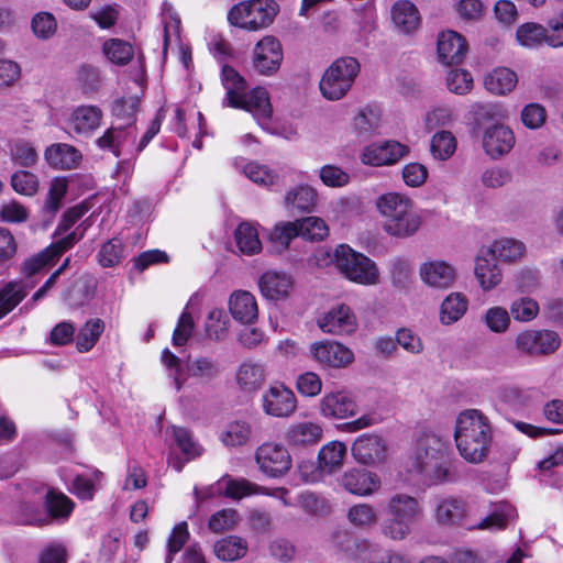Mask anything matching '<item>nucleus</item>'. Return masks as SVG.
I'll return each instance as SVG.
<instances>
[{
	"label": "nucleus",
	"instance_id": "nucleus-1",
	"mask_svg": "<svg viewBox=\"0 0 563 563\" xmlns=\"http://www.w3.org/2000/svg\"><path fill=\"white\" fill-rule=\"evenodd\" d=\"M406 471L428 485L455 481L449 446L433 433L419 438L406 461Z\"/></svg>",
	"mask_w": 563,
	"mask_h": 563
},
{
	"label": "nucleus",
	"instance_id": "nucleus-2",
	"mask_svg": "<svg viewBox=\"0 0 563 563\" xmlns=\"http://www.w3.org/2000/svg\"><path fill=\"white\" fill-rule=\"evenodd\" d=\"M493 429L489 419L478 409L459 413L454 439L461 456L473 464L483 462L489 452Z\"/></svg>",
	"mask_w": 563,
	"mask_h": 563
},
{
	"label": "nucleus",
	"instance_id": "nucleus-3",
	"mask_svg": "<svg viewBox=\"0 0 563 563\" xmlns=\"http://www.w3.org/2000/svg\"><path fill=\"white\" fill-rule=\"evenodd\" d=\"M375 208L382 219L383 231L396 239H408L415 235L422 218L415 207L413 200L398 191H388L378 196Z\"/></svg>",
	"mask_w": 563,
	"mask_h": 563
},
{
	"label": "nucleus",
	"instance_id": "nucleus-4",
	"mask_svg": "<svg viewBox=\"0 0 563 563\" xmlns=\"http://www.w3.org/2000/svg\"><path fill=\"white\" fill-rule=\"evenodd\" d=\"M221 81L225 89L223 106L243 109L252 113L262 128L268 125L272 115V104L268 91L265 88L256 87L246 92L244 78L229 65L222 67Z\"/></svg>",
	"mask_w": 563,
	"mask_h": 563
},
{
	"label": "nucleus",
	"instance_id": "nucleus-5",
	"mask_svg": "<svg viewBox=\"0 0 563 563\" xmlns=\"http://www.w3.org/2000/svg\"><path fill=\"white\" fill-rule=\"evenodd\" d=\"M383 511L387 517L380 528L383 536L401 541L411 533L412 526L423 514V507L416 497L395 493L386 499Z\"/></svg>",
	"mask_w": 563,
	"mask_h": 563
},
{
	"label": "nucleus",
	"instance_id": "nucleus-6",
	"mask_svg": "<svg viewBox=\"0 0 563 563\" xmlns=\"http://www.w3.org/2000/svg\"><path fill=\"white\" fill-rule=\"evenodd\" d=\"M333 264L339 273L352 283L375 286L380 282L377 264L347 244H340L334 249Z\"/></svg>",
	"mask_w": 563,
	"mask_h": 563
},
{
	"label": "nucleus",
	"instance_id": "nucleus-7",
	"mask_svg": "<svg viewBox=\"0 0 563 563\" xmlns=\"http://www.w3.org/2000/svg\"><path fill=\"white\" fill-rule=\"evenodd\" d=\"M161 360L168 372V376L173 379L176 390L184 387L188 376L202 382H210L221 374L220 364L210 356L200 355L189 358L186 371L181 366L180 358L168 349L163 350Z\"/></svg>",
	"mask_w": 563,
	"mask_h": 563
},
{
	"label": "nucleus",
	"instance_id": "nucleus-8",
	"mask_svg": "<svg viewBox=\"0 0 563 563\" xmlns=\"http://www.w3.org/2000/svg\"><path fill=\"white\" fill-rule=\"evenodd\" d=\"M361 65L355 57L344 56L336 58L321 77L319 88L321 95L328 100H340L352 88Z\"/></svg>",
	"mask_w": 563,
	"mask_h": 563
},
{
	"label": "nucleus",
	"instance_id": "nucleus-9",
	"mask_svg": "<svg viewBox=\"0 0 563 563\" xmlns=\"http://www.w3.org/2000/svg\"><path fill=\"white\" fill-rule=\"evenodd\" d=\"M278 12L273 0H246L231 8L228 20L231 25L247 31H257L269 26Z\"/></svg>",
	"mask_w": 563,
	"mask_h": 563
},
{
	"label": "nucleus",
	"instance_id": "nucleus-10",
	"mask_svg": "<svg viewBox=\"0 0 563 563\" xmlns=\"http://www.w3.org/2000/svg\"><path fill=\"white\" fill-rule=\"evenodd\" d=\"M47 515L43 514L37 505L22 504L19 521L23 525H45L51 520L65 521L71 515L75 504L64 493L48 489L45 494Z\"/></svg>",
	"mask_w": 563,
	"mask_h": 563
},
{
	"label": "nucleus",
	"instance_id": "nucleus-11",
	"mask_svg": "<svg viewBox=\"0 0 563 563\" xmlns=\"http://www.w3.org/2000/svg\"><path fill=\"white\" fill-rule=\"evenodd\" d=\"M346 445L340 441H330L318 453V465L303 462L299 465L301 478L306 483H318L324 475H331L341 470L346 456Z\"/></svg>",
	"mask_w": 563,
	"mask_h": 563
},
{
	"label": "nucleus",
	"instance_id": "nucleus-12",
	"mask_svg": "<svg viewBox=\"0 0 563 563\" xmlns=\"http://www.w3.org/2000/svg\"><path fill=\"white\" fill-rule=\"evenodd\" d=\"M419 279L423 286L437 291H446L459 279L457 267L442 258H428L418 268Z\"/></svg>",
	"mask_w": 563,
	"mask_h": 563
},
{
	"label": "nucleus",
	"instance_id": "nucleus-13",
	"mask_svg": "<svg viewBox=\"0 0 563 563\" xmlns=\"http://www.w3.org/2000/svg\"><path fill=\"white\" fill-rule=\"evenodd\" d=\"M255 462L258 470L266 476L277 478L286 475L292 465L287 448L280 443L268 441L255 451Z\"/></svg>",
	"mask_w": 563,
	"mask_h": 563
},
{
	"label": "nucleus",
	"instance_id": "nucleus-14",
	"mask_svg": "<svg viewBox=\"0 0 563 563\" xmlns=\"http://www.w3.org/2000/svg\"><path fill=\"white\" fill-rule=\"evenodd\" d=\"M309 357L323 368L341 369L350 366L354 360L353 351L334 340H320L309 345Z\"/></svg>",
	"mask_w": 563,
	"mask_h": 563
},
{
	"label": "nucleus",
	"instance_id": "nucleus-15",
	"mask_svg": "<svg viewBox=\"0 0 563 563\" xmlns=\"http://www.w3.org/2000/svg\"><path fill=\"white\" fill-rule=\"evenodd\" d=\"M196 499L202 501L203 499L225 496L232 499H241L243 497L268 494V492L254 483L249 482L245 478H233L229 475L222 476L213 485L199 490L197 487L194 490Z\"/></svg>",
	"mask_w": 563,
	"mask_h": 563
},
{
	"label": "nucleus",
	"instance_id": "nucleus-16",
	"mask_svg": "<svg viewBox=\"0 0 563 563\" xmlns=\"http://www.w3.org/2000/svg\"><path fill=\"white\" fill-rule=\"evenodd\" d=\"M560 344V336L551 330H523L515 338L517 351L530 356L551 354Z\"/></svg>",
	"mask_w": 563,
	"mask_h": 563
},
{
	"label": "nucleus",
	"instance_id": "nucleus-17",
	"mask_svg": "<svg viewBox=\"0 0 563 563\" xmlns=\"http://www.w3.org/2000/svg\"><path fill=\"white\" fill-rule=\"evenodd\" d=\"M283 57V46L279 40L266 35L253 48L252 65L260 75L272 76L278 71Z\"/></svg>",
	"mask_w": 563,
	"mask_h": 563
},
{
	"label": "nucleus",
	"instance_id": "nucleus-18",
	"mask_svg": "<svg viewBox=\"0 0 563 563\" xmlns=\"http://www.w3.org/2000/svg\"><path fill=\"white\" fill-rule=\"evenodd\" d=\"M103 111L96 104H80L67 110L65 129L79 136H91L101 125Z\"/></svg>",
	"mask_w": 563,
	"mask_h": 563
},
{
	"label": "nucleus",
	"instance_id": "nucleus-19",
	"mask_svg": "<svg viewBox=\"0 0 563 563\" xmlns=\"http://www.w3.org/2000/svg\"><path fill=\"white\" fill-rule=\"evenodd\" d=\"M262 407L268 416L288 418L296 411L297 399L291 389L283 384H276L263 393Z\"/></svg>",
	"mask_w": 563,
	"mask_h": 563
},
{
	"label": "nucleus",
	"instance_id": "nucleus-20",
	"mask_svg": "<svg viewBox=\"0 0 563 563\" xmlns=\"http://www.w3.org/2000/svg\"><path fill=\"white\" fill-rule=\"evenodd\" d=\"M432 516L440 526H460L467 517V504L457 496H435L432 500Z\"/></svg>",
	"mask_w": 563,
	"mask_h": 563
},
{
	"label": "nucleus",
	"instance_id": "nucleus-21",
	"mask_svg": "<svg viewBox=\"0 0 563 563\" xmlns=\"http://www.w3.org/2000/svg\"><path fill=\"white\" fill-rule=\"evenodd\" d=\"M339 483L347 493L358 497L373 496L382 487L380 477L376 473L361 467L345 471Z\"/></svg>",
	"mask_w": 563,
	"mask_h": 563
},
{
	"label": "nucleus",
	"instance_id": "nucleus-22",
	"mask_svg": "<svg viewBox=\"0 0 563 563\" xmlns=\"http://www.w3.org/2000/svg\"><path fill=\"white\" fill-rule=\"evenodd\" d=\"M318 327L333 335L352 334L357 329V320L352 309L340 303L319 317Z\"/></svg>",
	"mask_w": 563,
	"mask_h": 563
},
{
	"label": "nucleus",
	"instance_id": "nucleus-23",
	"mask_svg": "<svg viewBox=\"0 0 563 563\" xmlns=\"http://www.w3.org/2000/svg\"><path fill=\"white\" fill-rule=\"evenodd\" d=\"M319 409L322 417L340 420L354 416L357 411V405L349 390L338 389L323 395Z\"/></svg>",
	"mask_w": 563,
	"mask_h": 563
},
{
	"label": "nucleus",
	"instance_id": "nucleus-24",
	"mask_svg": "<svg viewBox=\"0 0 563 563\" xmlns=\"http://www.w3.org/2000/svg\"><path fill=\"white\" fill-rule=\"evenodd\" d=\"M516 143L512 130L504 124H492L483 132V150L493 159L507 155Z\"/></svg>",
	"mask_w": 563,
	"mask_h": 563
},
{
	"label": "nucleus",
	"instance_id": "nucleus-25",
	"mask_svg": "<svg viewBox=\"0 0 563 563\" xmlns=\"http://www.w3.org/2000/svg\"><path fill=\"white\" fill-rule=\"evenodd\" d=\"M351 451L357 463L374 465L385 460L387 446L378 434L364 433L354 440Z\"/></svg>",
	"mask_w": 563,
	"mask_h": 563
},
{
	"label": "nucleus",
	"instance_id": "nucleus-26",
	"mask_svg": "<svg viewBox=\"0 0 563 563\" xmlns=\"http://www.w3.org/2000/svg\"><path fill=\"white\" fill-rule=\"evenodd\" d=\"M467 52L465 37L453 31H441L437 37L438 60L444 65L460 64Z\"/></svg>",
	"mask_w": 563,
	"mask_h": 563
},
{
	"label": "nucleus",
	"instance_id": "nucleus-27",
	"mask_svg": "<svg viewBox=\"0 0 563 563\" xmlns=\"http://www.w3.org/2000/svg\"><path fill=\"white\" fill-rule=\"evenodd\" d=\"M407 153L408 147L399 142L373 143L363 150L361 161L371 166L393 165Z\"/></svg>",
	"mask_w": 563,
	"mask_h": 563
},
{
	"label": "nucleus",
	"instance_id": "nucleus-28",
	"mask_svg": "<svg viewBox=\"0 0 563 563\" xmlns=\"http://www.w3.org/2000/svg\"><path fill=\"white\" fill-rule=\"evenodd\" d=\"M260 291L268 300L287 299L294 289L292 277L278 271H267L258 279Z\"/></svg>",
	"mask_w": 563,
	"mask_h": 563
},
{
	"label": "nucleus",
	"instance_id": "nucleus-29",
	"mask_svg": "<svg viewBox=\"0 0 563 563\" xmlns=\"http://www.w3.org/2000/svg\"><path fill=\"white\" fill-rule=\"evenodd\" d=\"M489 257L484 250H481L475 257L474 264L475 279L484 292L496 289L504 278L503 269L495 260Z\"/></svg>",
	"mask_w": 563,
	"mask_h": 563
},
{
	"label": "nucleus",
	"instance_id": "nucleus-30",
	"mask_svg": "<svg viewBox=\"0 0 563 563\" xmlns=\"http://www.w3.org/2000/svg\"><path fill=\"white\" fill-rule=\"evenodd\" d=\"M391 22L398 33L411 35L421 25L418 8L409 0L396 1L390 9Z\"/></svg>",
	"mask_w": 563,
	"mask_h": 563
},
{
	"label": "nucleus",
	"instance_id": "nucleus-31",
	"mask_svg": "<svg viewBox=\"0 0 563 563\" xmlns=\"http://www.w3.org/2000/svg\"><path fill=\"white\" fill-rule=\"evenodd\" d=\"M323 437L322 426L312 420L291 423L285 433V440L292 446H311L318 444Z\"/></svg>",
	"mask_w": 563,
	"mask_h": 563
},
{
	"label": "nucleus",
	"instance_id": "nucleus-32",
	"mask_svg": "<svg viewBox=\"0 0 563 563\" xmlns=\"http://www.w3.org/2000/svg\"><path fill=\"white\" fill-rule=\"evenodd\" d=\"M232 318L243 324H252L258 317V306L255 296L247 290L233 291L228 300Z\"/></svg>",
	"mask_w": 563,
	"mask_h": 563
},
{
	"label": "nucleus",
	"instance_id": "nucleus-33",
	"mask_svg": "<svg viewBox=\"0 0 563 563\" xmlns=\"http://www.w3.org/2000/svg\"><path fill=\"white\" fill-rule=\"evenodd\" d=\"M136 137V130L131 124H115L109 128L102 136L97 140V144L102 150L112 152L120 156L126 146L132 145Z\"/></svg>",
	"mask_w": 563,
	"mask_h": 563
},
{
	"label": "nucleus",
	"instance_id": "nucleus-34",
	"mask_svg": "<svg viewBox=\"0 0 563 563\" xmlns=\"http://www.w3.org/2000/svg\"><path fill=\"white\" fill-rule=\"evenodd\" d=\"M483 250L486 255L504 264H515L521 261L527 252L525 243L514 238L497 239L488 247Z\"/></svg>",
	"mask_w": 563,
	"mask_h": 563
},
{
	"label": "nucleus",
	"instance_id": "nucleus-35",
	"mask_svg": "<svg viewBox=\"0 0 563 563\" xmlns=\"http://www.w3.org/2000/svg\"><path fill=\"white\" fill-rule=\"evenodd\" d=\"M468 309V297L461 291H451L440 303L439 322L445 327L452 325L462 320Z\"/></svg>",
	"mask_w": 563,
	"mask_h": 563
},
{
	"label": "nucleus",
	"instance_id": "nucleus-36",
	"mask_svg": "<svg viewBox=\"0 0 563 563\" xmlns=\"http://www.w3.org/2000/svg\"><path fill=\"white\" fill-rule=\"evenodd\" d=\"M266 379L265 365L260 361L245 360L243 361L236 372L235 382L241 390L246 393L256 391L262 387Z\"/></svg>",
	"mask_w": 563,
	"mask_h": 563
},
{
	"label": "nucleus",
	"instance_id": "nucleus-37",
	"mask_svg": "<svg viewBox=\"0 0 563 563\" xmlns=\"http://www.w3.org/2000/svg\"><path fill=\"white\" fill-rule=\"evenodd\" d=\"M45 161L56 169H71L78 166L81 154L73 145L65 143L52 144L44 154Z\"/></svg>",
	"mask_w": 563,
	"mask_h": 563
},
{
	"label": "nucleus",
	"instance_id": "nucleus-38",
	"mask_svg": "<svg viewBox=\"0 0 563 563\" xmlns=\"http://www.w3.org/2000/svg\"><path fill=\"white\" fill-rule=\"evenodd\" d=\"M516 518L517 511L515 507L508 501L503 500L495 504L488 516L472 528L488 531L504 530Z\"/></svg>",
	"mask_w": 563,
	"mask_h": 563
},
{
	"label": "nucleus",
	"instance_id": "nucleus-39",
	"mask_svg": "<svg viewBox=\"0 0 563 563\" xmlns=\"http://www.w3.org/2000/svg\"><path fill=\"white\" fill-rule=\"evenodd\" d=\"M517 82V74L507 67H496L484 77L485 89L496 96L511 92Z\"/></svg>",
	"mask_w": 563,
	"mask_h": 563
},
{
	"label": "nucleus",
	"instance_id": "nucleus-40",
	"mask_svg": "<svg viewBox=\"0 0 563 563\" xmlns=\"http://www.w3.org/2000/svg\"><path fill=\"white\" fill-rule=\"evenodd\" d=\"M457 119L456 109L448 103H438L431 106L423 114V125L428 132L437 129L446 130L451 128Z\"/></svg>",
	"mask_w": 563,
	"mask_h": 563
},
{
	"label": "nucleus",
	"instance_id": "nucleus-41",
	"mask_svg": "<svg viewBox=\"0 0 563 563\" xmlns=\"http://www.w3.org/2000/svg\"><path fill=\"white\" fill-rule=\"evenodd\" d=\"M285 206L288 209L310 212L318 202V191L309 185H299L285 194Z\"/></svg>",
	"mask_w": 563,
	"mask_h": 563
},
{
	"label": "nucleus",
	"instance_id": "nucleus-42",
	"mask_svg": "<svg viewBox=\"0 0 563 563\" xmlns=\"http://www.w3.org/2000/svg\"><path fill=\"white\" fill-rule=\"evenodd\" d=\"M235 245L241 254L251 256L260 253L262 242L258 236V230L251 222H241L234 231Z\"/></svg>",
	"mask_w": 563,
	"mask_h": 563
},
{
	"label": "nucleus",
	"instance_id": "nucleus-43",
	"mask_svg": "<svg viewBox=\"0 0 563 563\" xmlns=\"http://www.w3.org/2000/svg\"><path fill=\"white\" fill-rule=\"evenodd\" d=\"M380 113L372 108L361 109L352 120V132L361 140L368 139L375 134L379 128Z\"/></svg>",
	"mask_w": 563,
	"mask_h": 563
},
{
	"label": "nucleus",
	"instance_id": "nucleus-44",
	"mask_svg": "<svg viewBox=\"0 0 563 563\" xmlns=\"http://www.w3.org/2000/svg\"><path fill=\"white\" fill-rule=\"evenodd\" d=\"M213 552L219 560L233 562L245 556L247 542L238 536H229L214 543Z\"/></svg>",
	"mask_w": 563,
	"mask_h": 563
},
{
	"label": "nucleus",
	"instance_id": "nucleus-45",
	"mask_svg": "<svg viewBox=\"0 0 563 563\" xmlns=\"http://www.w3.org/2000/svg\"><path fill=\"white\" fill-rule=\"evenodd\" d=\"M481 322L494 334H504L511 327L509 310L503 306H490L481 316Z\"/></svg>",
	"mask_w": 563,
	"mask_h": 563
},
{
	"label": "nucleus",
	"instance_id": "nucleus-46",
	"mask_svg": "<svg viewBox=\"0 0 563 563\" xmlns=\"http://www.w3.org/2000/svg\"><path fill=\"white\" fill-rule=\"evenodd\" d=\"M457 148V140L449 130L437 131L430 140V153L437 161H448Z\"/></svg>",
	"mask_w": 563,
	"mask_h": 563
},
{
	"label": "nucleus",
	"instance_id": "nucleus-47",
	"mask_svg": "<svg viewBox=\"0 0 563 563\" xmlns=\"http://www.w3.org/2000/svg\"><path fill=\"white\" fill-rule=\"evenodd\" d=\"M347 521L356 529L367 530L378 522V512L367 503H357L347 509Z\"/></svg>",
	"mask_w": 563,
	"mask_h": 563
},
{
	"label": "nucleus",
	"instance_id": "nucleus-48",
	"mask_svg": "<svg viewBox=\"0 0 563 563\" xmlns=\"http://www.w3.org/2000/svg\"><path fill=\"white\" fill-rule=\"evenodd\" d=\"M299 236L298 227L295 221L279 222L274 225L268 234V241L277 253L288 249L291 241Z\"/></svg>",
	"mask_w": 563,
	"mask_h": 563
},
{
	"label": "nucleus",
	"instance_id": "nucleus-49",
	"mask_svg": "<svg viewBox=\"0 0 563 563\" xmlns=\"http://www.w3.org/2000/svg\"><path fill=\"white\" fill-rule=\"evenodd\" d=\"M251 434L252 429L246 421L235 420L224 427L220 433V440L228 448H236L245 445Z\"/></svg>",
	"mask_w": 563,
	"mask_h": 563
},
{
	"label": "nucleus",
	"instance_id": "nucleus-50",
	"mask_svg": "<svg viewBox=\"0 0 563 563\" xmlns=\"http://www.w3.org/2000/svg\"><path fill=\"white\" fill-rule=\"evenodd\" d=\"M516 40L523 47L534 48L543 43L548 44V31L539 23H523L516 31Z\"/></svg>",
	"mask_w": 563,
	"mask_h": 563
},
{
	"label": "nucleus",
	"instance_id": "nucleus-51",
	"mask_svg": "<svg viewBox=\"0 0 563 563\" xmlns=\"http://www.w3.org/2000/svg\"><path fill=\"white\" fill-rule=\"evenodd\" d=\"M104 331V322L99 319L88 320L78 331L76 335V346L79 352L90 351L99 341Z\"/></svg>",
	"mask_w": 563,
	"mask_h": 563
},
{
	"label": "nucleus",
	"instance_id": "nucleus-52",
	"mask_svg": "<svg viewBox=\"0 0 563 563\" xmlns=\"http://www.w3.org/2000/svg\"><path fill=\"white\" fill-rule=\"evenodd\" d=\"M540 312V307L537 300L531 297L522 296L511 301L509 313L511 319L520 323H528L533 321Z\"/></svg>",
	"mask_w": 563,
	"mask_h": 563
},
{
	"label": "nucleus",
	"instance_id": "nucleus-53",
	"mask_svg": "<svg viewBox=\"0 0 563 563\" xmlns=\"http://www.w3.org/2000/svg\"><path fill=\"white\" fill-rule=\"evenodd\" d=\"M498 405L503 409L519 411L523 409L529 401L527 393L518 387L503 386L496 393Z\"/></svg>",
	"mask_w": 563,
	"mask_h": 563
},
{
	"label": "nucleus",
	"instance_id": "nucleus-54",
	"mask_svg": "<svg viewBox=\"0 0 563 563\" xmlns=\"http://www.w3.org/2000/svg\"><path fill=\"white\" fill-rule=\"evenodd\" d=\"M106 57L113 64L126 65L133 57L134 51L130 43L120 38H110L102 45Z\"/></svg>",
	"mask_w": 563,
	"mask_h": 563
},
{
	"label": "nucleus",
	"instance_id": "nucleus-55",
	"mask_svg": "<svg viewBox=\"0 0 563 563\" xmlns=\"http://www.w3.org/2000/svg\"><path fill=\"white\" fill-rule=\"evenodd\" d=\"M168 432L174 438L176 445L179 448L181 453L186 455V460H192L202 454V446L194 439L190 431L173 426Z\"/></svg>",
	"mask_w": 563,
	"mask_h": 563
},
{
	"label": "nucleus",
	"instance_id": "nucleus-56",
	"mask_svg": "<svg viewBox=\"0 0 563 563\" xmlns=\"http://www.w3.org/2000/svg\"><path fill=\"white\" fill-rule=\"evenodd\" d=\"M10 157L14 164L22 167H32L38 161L34 145L25 140H15L10 144Z\"/></svg>",
	"mask_w": 563,
	"mask_h": 563
},
{
	"label": "nucleus",
	"instance_id": "nucleus-57",
	"mask_svg": "<svg viewBox=\"0 0 563 563\" xmlns=\"http://www.w3.org/2000/svg\"><path fill=\"white\" fill-rule=\"evenodd\" d=\"M26 296L23 285L10 282L0 290V319L13 310Z\"/></svg>",
	"mask_w": 563,
	"mask_h": 563
},
{
	"label": "nucleus",
	"instance_id": "nucleus-58",
	"mask_svg": "<svg viewBox=\"0 0 563 563\" xmlns=\"http://www.w3.org/2000/svg\"><path fill=\"white\" fill-rule=\"evenodd\" d=\"M299 236L310 241L323 240L329 234L324 220L318 217H307L296 220Z\"/></svg>",
	"mask_w": 563,
	"mask_h": 563
},
{
	"label": "nucleus",
	"instance_id": "nucleus-59",
	"mask_svg": "<svg viewBox=\"0 0 563 563\" xmlns=\"http://www.w3.org/2000/svg\"><path fill=\"white\" fill-rule=\"evenodd\" d=\"M230 327V320L223 309H212L206 320V331L209 338L223 340Z\"/></svg>",
	"mask_w": 563,
	"mask_h": 563
},
{
	"label": "nucleus",
	"instance_id": "nucleus-60",
	"mask_svg": "<svg viewBox=\"0 0 563 563\" xmlns=\"http://www.w3.org/2000/svg\"><path fill=\"white\" fill-rule=\"evenodd\" d=\"M471 113L476 120L487 121L508 118V109L500 102H474Z\"/></svg>",
	"mask_w": 563,
	"mask_h": 563
},
{
	"label": "nucleus",
	"instance_id": "nucleus-61",
	"mask_svg": "<svg viewBox=\"0 0 563 563\" xmlns=\"http://www.w3.org/2000/svg\"><path fill=\"white\" fill-rule=\"evenodd\" d=\"M244 175L253 183L269 187L277 183V174L265 165L255 162H250L243 167Z\"/></svg>",
	"mask_w": 563,
	"mask_h": 563
},
{
	"label": "nucleus",
	"instance_id": "nucleus-62",
	"mask_svg": "<svg viewBox=\"0 0 563 563\" xmlns=\"http://www.w3.org/2000/svg\"><path fill=\"white\" fill-rule=\"evenodd\" d=\"M139 108V99L136 97H124L114 101L112 106V114L121 124L134 125V117Z\"/></svg>",
	"mask_w": 563,
	"mask_h": 563
},
{
	"label": "nucleus",
	"instance_id": "nucleus-63",
	"mask_svg": "<svg viewBox=\"0 0 563 563\" xmlns=\"http://www.w3.org/2000/svg\"><path fill=\"white\" fill-rule=\"evenodd\" d=\"M124 257L123 244L119 239H112L102 244L98 253V262L102 267H113Z\"/></svg>",
	"mask_w": 563,
	"mask_h": 563
},
{
	"label": "nucleus",
	"instance_id": "nucleus-64",
	"mask_svg": "<svg viewBox=\"0 0 563 563\" xmlns=\"http://www.w3.org/2000/svg\"><path fill=\"white\" fill-rule=\"evenodd\" d=\"M11 186L20 195L33 196L38 189V178L31 172L18 170L11 176Z\"/></svg>",
	"mask_w": 563,
	"mask_h": 563
}]
</instances>
